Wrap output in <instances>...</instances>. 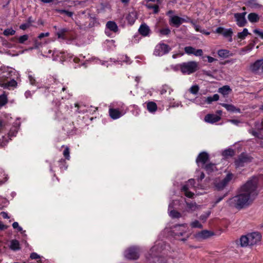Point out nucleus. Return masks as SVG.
<instances>
[{
  "label": "nucleus",
  "mask_w": 263,
  "mask_h": 263,
  "mask_svg": "<svg viewBox=\"0 0 263 263\" xmlns=\"http://www.w3.org/2000/svg\"><path fill=\"white\" fill-rule=\"evenodd\" d=\"M53 83L51 84V86L49 88H51V89H57L56 91H57L61 89L63 91L66 90V88L64 86H63L62 84L59 81L54 79H53Z\"/></svg>",
  "instance_id": "29"
},
{
  "label": "nucleus",
  "mask_w": 263,
  "mask_h": 263,
  "mask_svg": "<svg viewBox=\"0 0 263 263\" xmlns=\"http://www.w3.org/2000/svg\"><path fill=\"white\" fill-rule=\"evenodd\" d=\"M158 32H159L160 35H167L170 33L171 30L168 27H166L159 30Z\"/></svg>",
  "instance_id": "49"
},
{
  "label": "nucleus",
  "mask_w": 263,
  "mask_h": 263,
  "mask_svg": "<svg viewBox=\"0 0 263 263\" xmlns=\"http://www.w3.org/2000/svg\"><path fill=\"white\" fill-rule=\"evenodd\" d=\"M163 242H157L150 250L146 258L150 262L154 263H168L170 259L159 256V253L163 250Z\"/></svg>",
  "instance_id": "3"
},
{
  "label": "nucleus",
  "mask_w": 263,
  "mask_h": 263,
  "mask_svg": "<svg viewBox=\"0 0 263 263\" xmlns=\"http://www.w3.org/2000/svg\"><path fill=\"white\" fill-rule=\"evenodd\" d=\"M254 33L257 34L261 39H263V31L258 29H255L253 31Z\"/></svg>",
  "instance_id": "62"
},
{
  "label": "nucleus",
  "mask_w": 263,
  "mask_h": 263,
  "mask_svg": "<svg viewBox=\"0 0 263 263\" xmlns=\"http://www.w3.org/2000/svg\"><path fill=\"white\" fill-rule=\"evenodd\" d=\"M87 61L96 64H100L102 65L106 66L107 67L110 65V64L108 63L109 61H102L96 57H91V58H89L88 60H87Z\"/></svg>",
  "instance_id": "30"
},
{
  "label": "nucleus",
  "mask_w": 263,
  "mask_h": 263,
  "mask_svg": "<svg viewBox=\"0 0 263 263\" xmlns=\"http://www.w3.org/2000/svg\"><path fill=\"white\" fill-rule=\"evenodd\" d=\"M126 19L128 23L133 25L137 19V12L135 11H132L127 15Z\"/></svg>",
  "instance_id": "31"
},
{
  "label": "nucleus",
  "mask_w": 263,
  "mask_h": 263,
  "mask_svg": "<svg viewBox=\"0 0 263 263\" xmlns=\"http://www.w3.org/2000/svg\"><path fill=\"white\" fill-rule=\"evenodd\" d=\"M258 182L256 177L248 180L239 188L238 194L227 201L229 206L241 210L250 205L258 194Z\"/></svg>",
  "instance_id": "1"
},
{
  "label": "nucleus",
  "mask_w": 263,
  "mask_h": 263,
  "mask_svg": "<svg viewBox=\"0 0 263 263\" xmlns=\"http://www.w3.org/2000/svg\"><path fill=\"white\" fill-rule=\"evenodd\" d=\"M208 173H212L216 170V166L214 164H208L203 167Z\"/></svg>",
  "instance_id": "39"
},
{
  "label": "nucleus",
  "mask_w": 263,
  "mask_h": 263,
  "mask_svg": "<svg viewBox=\"0 0 263 263\" xmlns=\"http://www.w3.org/2000/svg\"><path fill=\"white\" fill-rule=\"evenodd\" d=\"M248 20L250 22L255 23L259 20L258 14L255 13H251L248 15Z\"/></svg>",
  "instance_id": "40"
},
{
  "label": "nucleus",
  "mask_w": 263,
  "mask_h": 263,
  "mask_svg": "<svg viewBox=\"0 0 263 263\" xmlns=\"http://www.w3.org/2000/svg\"><path fill=\"white\" fill-rule=\"evenodd\" d=\"M219 96L217 94H215L213 96H210L205 98V103L211 104L213 101H217L219 99Z\"/></svg>",
  "instance_id": "41"
},
{
  "label": "nucleus",
  "mask_w": 263,
  "mask_h": 263,
  "mask_svg": "<svg viewBox=\"0 0 263 263\" xmlns=\"http://www.w3.org/2000/svg\"><path fill=\"white\" fill-rule=\"evenodd\" d=\"M200 206L194 202H186L185 201V206L184 208L181 206L183 213H192L198 210Z\"/></svg>",
  "instance_id": "17"
},
{
  "label": "nucleus",
  "mask_w": 263,
  "mask_h": 263,
  "mask_svg": "<svg viewBox=\"0 0 263 263\" xmlns=\"http://www.w3.org/2000/svg\"><path fill=\"white\" fill-rule=\"evenodd\" d=\"M8 142V140L5 137H3L2 139L0 140V145L3 146Z\"/></svg>",
  "instance_id": "61"
},
{
  "label": "nucleus",
  "mask_w": 263,
  "mask_h": 263,
  "mask_svg": "<svg viewBox=\"0 0 263 263\" xmlns=\"http://www.w3.org/2000/svg\"><path fill=\"white\" fill-rule=\"evenodd\" d=\"M9 247L10 249L13 251H16L20 249L19 241L17 240H12L10 241Z\"/></svg>",
  "instance_id": "32"
},
{
  "label": "nucleus",
  "mask_w": 263,
  "mask_h": 263,
  "mask_svg": "<svg viewBox=\"0 0 263 263\" xmlns=\"http://www.w3.org/2000/svg\"><path fill=\"white\" fill-rule=\"evenodd\" d=\"M234 154V152L233 151L231 150V149H228V150H226L224 152H223V155L224 156H232Z\"/></svg>",
  "instance_id": "63"
},
{
  "label": "nucleus",
  "mask_w": 263,
  "mask_h": 263,
  "mask_svg": "<svg viewBox=\"0 0 263 263\" xmlns=\"http://www.w3.org/2000/svg\"><path fill=\"white\" fill-rule=\"evenodd\" d=\"M115 41L114 40H106L105 42V44L108 46L110 48H111L112 47H115Z\"/></svg>",
  "instance_id": "56"
},
{
  "label": "nucleus",
  "mask_w": 263,
  "mask_h": 263,
  "mask_svg": "<svg viewBox=\"0 0 263 263\" xmlns=\"http://www.w3.org/2000/svg\"><path fill=\"white\" fill-rule=\"evenodd\" d=\"M7 179V175L5 174L2 168H0V184L5 182Z\"/></svg>",
  "instance_id": "44"
},
{
  "label": "nucleus",
  "mask_w": 263,
  "mask_h": 263,
  "mask_svg": "<svg viewBox=\"0 0 263 263\" xmlns=\"http://www.w3.org/2000/svg\"><path fill=\"white\" fill-rule=\"evenodd\" d=\"M193 101L198 105H202L205 103V98L197 97Z\"/></svg>",
  "instance_id": "42"
},
{
  "label": "nucleus",
  "mask_w": 263,
  "mask_h": 263,
  "mask_svg": "<svg viewBox=\"0 0 263 263\" xmlns=\"http://www.w3.org/2000/svg\"><path fill=\"white\" fill-rule=\"evenodd\" d=\"M171 50V48L166 44L160 43L156 47L154 54L156 56H162L167 53Z\"/></svg>",
  "instance_id": "14"
},
{
  "label": "nucleus",
  "mask_w": 263,
  "mask_h": 263,
  "mask_svg": "<svg viewBox=\"0 0 263 263\" xmlns=\"http://www.w3.org/2000/svg\"><path fill=\"white\" fill-rule=\"evenodd\" d=\"M172 232L179 240L185 241L189 237V227L186 223L177 224L173 227Z\"/></svg>",
  "instance_id": "6"
},
{
  "label": "nucleus",
  "mask_w": 263,
  "mask_h": 263,
  "mask_svg": "<svg viewBox=\"0 0 263 263\" xmlns=\"http://www.w3.org/2000/svg\"><path fill=\"white\" fill-rule=\"evenodd\" d=\"M28 79H29V82H30V83L32 85H35L37 87H40V85L38 83H36V80L34 78V77H33L32 75H29L28 76Z\"/></svg>",
  "instance_id": "50"
},
{
  "label": "nucleus",
  "mask_w": 263,
  "mask_h": 263,
  "mask_svg": "<svg viewBox=\"0 0 263 263\" xmlns=\"http://www.w3.org/2000/svg\"><path fill=\"white\" fill-rule=\"evenodd\" d=\"M173 91V89L167 85H163L159 90L160 93L162 95L165 94L167 92H168V93L170 95Z\"/></svg>",
  "instance_id": "34"
},
{
  "label": "nucleus",
  "mask_w": 263,
  "mask_h": 263,
  "mask_svg": "<svg viewBox=\"0 0 263 263\" xmlns=\"http://www.w3.org/2000/svg\"><path fill=\"white\" fill-rule=\"evenodd\" d=\"M106 30L105 33L106 34H108L107 30L112 31L114 32H117L118 31V27L117 24L114 21H108L106 24Z\"/></svg>",
  "instance_id": "26"
},
{
  "label": "nucleus",
  "mask_w": 263,
  "mask_h": 263,
  "mask_svg": "<svg viewBox=\"0 0 263 263\" xmlns=\"http://www.w3.org/2000/svg\"><path fill=\"white\" fill-rule=\"evenodd\" d=\"M210 214V212H208L206 213L202 214V215L200 216V219L203 221V222L205 221L206 219L208 218V217L209 216Z\"/></svg>",
  "instance_id": "59"
},
{
  "label": "nucleus",
  "mask_w": 263,
  "mask_h": 263,
  "mask_svg": "<svg viewBox=\"0 0 263 263\" xmlns=\"http://www.w3.org/2000/svg\"><path fill=\"white\" fill-rule=\"evenodd\" d=\"M263 64V59L258 60L250 65V69L254 72H257L261 70Z\"/></svg>",
  "instance_id": "23"
},
{
  "label": "nucleus",
  "mask_w": 263,
  "mask_h": 263,
  "mask_svg": "<svg viewBox=\"0 0 263 263\" xmlns=\"http://www.w3.org/2000/svg\"><path fill=\"white\" fill-rule=\"evenodd\" d=\"M30 257L32 259L37 260L36 263H42L44 258L42 256H40L36 253L33 252L31 253Z\"/></svg>",
  "instance_id": "36"
},
{
  "label": "nucleus",
  "mask_w": 263,
  "mask_h": 263,
  "mask_svg": "<svg viewBox=\"0 0 263 263\" xmlns=\"http://www.w3.org/2000/svg\"><path fill=\"white\" fill-rule=\"evenodd\" d=\"M147 109L151 113L155 112L157 109V104L154 102H148L147 103Z\"/></svg>",
  "instance_id": "33"
},
{
  "label": "nucleus",
  "mask_w": 263,
  "mask_h": 263,
  "mask_svg": "<svg viewBox=\"0 0 263 263\" xmlns=\"http://www.w3.org/2000/svg\"><path fill=\"white\" fill-rule=\"evenodd\" d=\"M7 102V98L5 95L0 96V106L4 105Z\"/></svg>",
  "instance_id": "54"
},
{
  "label": "nucleus",
  "mask_w": 263,
  "mask_h": 263,
  "mask_svg": "<svg viewBox=\"0 0 263 263\" xmlns=\"http://www.w3.org/2000/svg\"><path fill=\"white\" fill-rule=\"evenodd\" d=\"M181 63L179 64H177L175 65H172L171 66L172 69L174 70L175 71H178L179 70L181 71Z\"/></svg>",
  "instance_id": "60"
},
{
  "label": "nucleus",
  "mask_w": 263,
  "mask_h": 263,
  "mask_svg": "<svg viewBox=\"0 0 263 263\" xmlns=\"http://www.w3.org/2000/svg\"><path fill=\"white\" fill-rule=\"evenodd\" d=\"M15 33V30L12 28H9L5 29L3 32V34L5 36H9L14 35Z\"/></svg>",
  "instance_id": "46"
},
{
  "label": "nucleus",
  "mask_w": 263,
  "mask_h": 263,
  "mask_svg": "<svg viewBox=\"0 0 263 263\" xmlns=\"http://www.w3.org/2000/svg\"><path fill=\"white\" fill-rule=\"evenodd\" d=\"M18 126H14L12 127V128L10 129L8 134V137L9 138V139H11V138L15 137L16 136L18 132Z\"/></svg>",
  "instance_id": "45"
},
{
  "label": "nucleus",
  "mask_w": 263,
  "mask_h": 263,
  "mask_svg": "<svg viewBox=\"0 0 263 263\" xmlns=\"http://www.w3.org/2000/svg\"><path fill=\"white\" fill-rule=\"evenodd\" d=\"M138 30L140 34L143 36H149L151 33L149 27L145 24L141 25Z\"/></svg>",
  "instance_id": "27"
},
{
  "label": "nucleus",
  "mask_w": 263,
  "mask_h": 263,
  "mask_svg": "<svg viewBox=\"0 0 263 263\" xmlns=\"http://www.w3.org/2000/svg\"><path fill=\"white\" fill-rule=\"evenodd\" d=\"M261 239V235L260 233L255 232L241 236L239 240V242L241 247H246L260 244Z\"/></svg>",
  "instance_id": "4"
},
{
  "label": "nucleus",
  "mask_w": 263,
  "mask_h": 263,
  "mask_svg": "<svg viewBox=\"0 0 263 263\" xmlns=\"http://www.w3.org/2000/svg\"><path fill=\"white\" fill-rule=\"evenodd\" d=\"M30 26V25L29 23H26L22 24L20 26V29L24 30H26L28 27H29Z\"/></svg>",
  "instance_id": "64"
},
{
  "label": "nucleus",
  "mask_w": 263,
  "mask_h": 263,
  "mask_svg": "<svg viewBox=\"0 0 263 263\" xmlns=\"http://www.w3.org/2000/svg\"><path fill=\"white\" fill-rule=\"evenodd\" d=\"M221 105L224 107L227 111L231 112H238L240 113V109L238 108H237L234 105L232 104H228L226 103H221Z\"/></svg>",
  "instance_id": "28"
},
{
  "label": "nucleus",
  "mask_w": 263,
  "mask_h": 263,
  "mask_svg": "<svg viewBox=\"0 0 263 263\" xmlns=\"http://www.w3.org/2000/svg\"><path fill=\"white\" fill-rule=\"evenodd\" d=\"M28 39V35H23L22 36H21L18 38V42L20 43H24L25 41H26Z\"/></svg>",
  "instance_id": "57"
},
{
  "label": "nucleus",
  "mask_w": 263,
  "mask_h": 263,
  "mask_svg": "<svg viewBox=\"0 0 263 263\" xmlns=\"http://www.w3.org/2000/svg\"><path fill=\"white\" fill-rule=\"evenodd\" d=\"M117 62L119 64H122V63L124 62L126 64H130L132 63L130 59L126 55H122L118 59Z\"/></svg>",
  "instance_id": "37"
},
{
  "label": "nucleus",
  "mask_w": 263,
  "mask_h": 263,
  "mask_svg": "<svg viewBox=\"0 0 263 263\" xmlns=\"http://www.w3.org/2000/svg\"><path fill=\"white\" fill-rule=\"evenodd\" d=\"M199 89V88L198 86L197 85H195L192 86L190 88V91L191 92V93H192L194 95H196L198 92Z\"/></svg>",
  "instance_id": "55"
},
{
  "label": "nucleus",
  "mask_w": 263,
  "mask_h": 263,
  "mask_svg": "<svg viewBox=\"0 0 263 263\" xmlns=\"http://www.w3.org/2000/svg\"><path fill=\"white\" fill-rule=\"evenodd\" d=\"M63 155L66 158V159L69 160L70 159V155H69V149L68 147H66L64 152H63Z\"/></svg>",
  "instance_id": "58"
},
{
  "label": "nucleus",
  "mask_w": 263,
  "mask_h": 263,
  "mask_svg": "<svg viewBox=\"0 0 263 263\" xmlns=\"http://www.w3.org/2000/svg\"><path fill=\"white\" fill-rule=\"evenodd\" d=\"M251 159L252 158L248 155L242 154L235 161V165L236 167L243 166L245 163L250 162Z\"/></svg>",
  "instance_id": "16"
},
{
  "label": "nucleus",
  "mask_w": 263,
  "mask_h": 263,
  "mask_svg": "<svg viewBox=\"0 0 263 263\" xmlns=\"http://www.w3.org/2000/svg\"><path fill=\"white\" fill-rule=\"evenodd\" d=\"M146 6L148 9H153L154 13H157L159 11V7L157 5L147 4Z\"/></svg>",
  "instance_id": "52"
},
{
  "label": "nucleus",
  "mask_w": 263,
  "mask_h": 263,
  "mask_svg": "<svg viewBox=\"0 0 263 263\" xmlns=\"http://www.w3.org/2000/svg\"><path fill=\"white\" fill-rule=\"evenodd\" d=\"M218 56L220 58H226L231 55L230 52L228 50L220 49L217 52Z\"/></svg>",
  "instance_id": "35"
},
{
  "label": "nucleus",
  "mask_w": 263,
  "mask_h": 263,
  "mask_svg": "<svg viewBox=\"0 0 263 263\" xmlns=\"http://www.w3.org/2000/svg\"><path fill=\"white\" fill-rule=\"evenodd\" d=\"M246 14V12L237 13L234 14V17L236 19L237 24L239 27H243L246 25L247 23V21L245 18Z\"/></svg>",
  "instance_id": "20"
},
{
  "label": "nucleus",
  "mask_w": 263,
  "mask_h": 263,
  "mask_svg": "<svg viewBox=\"0 0 263 263\" xmlns=\"http://www.w3.org/2000/svg\"><path fill=\"white\" fill-rule=\"evenodd\" d=\"M139 252L138 247H132L125 251L124 255L125 257L128 259H137L139 257Z\"/></svg>",
  "instance_id": "11"
},
{
  "label": "nucleus",
  "mask_w": 263,
  "mask_h": 263,
  "mask_svg": "<svg viewBox=\"0 0 263 263\" xmlns=\"http://www.w3.org/2000/svg\"><path fill=\"white\" fill-rule=\"evenodd\" d=\"M15 77H17V73L13 68L6 66L0 68V86L9 89H14L17 86L14 80Z\"/></svg>",
  "instance_id": "2"
},
{
  "label": "nucleus",
  "mask_w": 263,
  "mask_h": 263,
  "mask_svg": "<svg viewBox=\"0 0 263 263\" xmlns=\"http://www.w3.org/2000/svg\"><path fill=\"white\" fill-rule=\"evenodd\" d=\"M12 227L14 229H17L18 231L20 232L22 234L25 235V231L23 230V228L19 226L18 223L14 222L12 224Z\"/></svg>",
  "instance_id": "48"
},
{
  "label": "nucleus",
  "mask_w": 263,
  "mask_h": 263,
  "mask_svg": "<svg viewBox=\"0 0 263 263\" xmlns=\"http://www.w3.org/2000/svg\"><path fill=\"white\" fill-rule=\"evenodd\" d=\"M127 107L122 102L112 103L109 106V114L114 120L119 119L125 114Z\"/></svg>",
  "instance_id": "5"
},
{
  "label": "nucleus",
  "mask_w": 263,
  "mask_h": 263,
  "mask_svg": "<svg viewBox=\"0 0 263 263\" xmlns=\"http://www.w3.org/2000/svg\"><path fill=\"white\" fill-rule=\"evenodd\" d=\"M230 90L231 89L230 87L228 85H226L219 88L218 89V92L223 95V96H226L229 93Z\"/></svg>",
  "instance_id": "38"
},
{
  "label": "nucleus",
  "mask_w": 263,
  "mask_h": 263,
  "mask_svg": "<svg viewBox=\"0 0 263 263\" xmlns=\"http://www.w3.org/2000/svg\"><path fill=\"white\" fill-rule=\"evenodd\" d=\"M170 106L173 107H178L179 106H181V102L179 101H174V99H170Z\"/></svg>",
  "instance_id": "51"
},
{
  "label": "nucleus",
  "mask_w": 263,
  "mask_h": 263,
  "mask_svg": "<svg viewBox=\"0 0 263 263\" xmlns=\"http://www.w3.org/2000/svg\"><path fill=\"white\" fill-rule=\"evenodd\" d=\"M220 117L215 114H208L204 117V121L210 123H214L220 120Z\"/></svg>",
  "instance_id": "24"
},
{
  "label": "nucleus",
  "mask_w": 263,
  "mask_h": 263,
  "mask_svg": "<svg viewBox=\"0 0 263 263\" xmlns=\"http://www.w3.org/2000/svg\"><path fill=\"white\" fill-rule=\"evenodd\" d=\"M172 13H173L172 11H169L167 12V15L170 16L169 23L170 25L177 28L183 22H187L184 18L177 15H170Z\"/></svg>",
  "instance_id": "13"
},
{
  "label": "nucleus",
  "mask_w": 263,
  "mask_h": 263,
  "mask_svg": "<svg viewBox=\"0 0 263 263\" xmlns=\"http://www.w3.org/2000/svg\"><path fill=\"white\" fill-rule=\"evenodd\" d=\"M213 234L209 231L203 230L199 233H196L195 235V237L198 239H204L213 235Z\"/></svg>",
  "instance_id": "25"
},
{
  "label": "nucleus",
  "mask_w": 263,
  "mask_h": 263,
  "mask_svg": "<svg viewBox=\"0 0 263 263\" xmlns=\"http://www.w3.org/2000/svg\"><path fill=\"white\" fill-rule=\"evenodd\" d=\"M195 180L193 179H189L188 181L183 185L181 192L188 198H192L194 195L195 186Z\"/></svg>",
  "instance_id": "10"
},
{
  "label": "nucleus",
  "mask_w": 263,
  "mask_h": 263,
  "mask_svg": "<svg viewBox=\"0 0 263 263\" xmlns=\"http://www.w3.org/2000/svg\"><path fill=\"white\" fill-rule=\"evenodd\" d=\"M255 127V129L258 130V132L252 129L249 130V133L254 137H257L260 139H263V120L256 122Z\"/></svg>",
  "instance_id": "12"
},
{
  "label": "nucleus",
  "mask_w": 263,
  "mask_h": 263,
  "mask_svg": "<svg viewBox=\"0 0 263 263\" xmlns=\"http://www.w3.org/2000/svg\"><path fill=\"white\" fill-rule=\"evenodd\" d=\"M191 226L192 228H202V225L198 221V220H195L191 223Z\"/></svg>",
  "instance_id": "53"
},
{
  "label": "nucleus",
  "mask_w": 263,
  "mask_h": 263,
  "mask_svg": "<svg viewBox=\"0 0 263 263\" xmlns=\"http://www.w3.org/2000/svg\"><path fill=\"white\" fill-rule=\"evenodd\" d=\"M209 159L208 154L205 152L201 153L196 159V163L198 166L203 167Z\"/></svg>",
  "instance_id": "19"
},
{
  "label": "nucleus",
  "mask_w": 263,
  "mask_h": 263,
  "mask_svg": "<svg viewBox=\"0 0 263 263\" xmlns=\"http://www.w3.org/2000/svg\"><path fill=\"white\" fill-rule=\"evenodd\" d=\"M215 32L222 34L224 37H228L230 36H232L233 34V30L231 28L225 29L221 27H218L216 29Z\"/></svg>",
  "instance_id": "22"
},
{
  "label": "nucleus",
  "mask_w": 263,
  "mask_h": 263,
  "mask_svg": "<svg viewBox=\"0 0 263 263\" xmlns=\"http://www.w3.org/2000/svg\"><path fill=\"white\" fill-rule=\"evenodd\" d=\"M248 34L249 32L248 29L247 28H244L242 32H238L237 33V36L238 38L240 39V40H242L246 38V37L248 35Z\"/></svg>",
  "instance_id": "43"
},
{
  "label": "nucleus",
  "mask_w": 263,
  "mask_h": 263,
  "mask_svg": "<svg viewBox=\"0 0 263 263\" xmlns=\"http://www.w3.org/2000/svg\"><path fill=\"white\" fill-rule=\"evenodd\" d=\"M58 39L62 40H69L70 38L71 33L67 28H63L60 29L56 33Z\"/></svg>",
  "instance_id": "18"
},
{
  "label": "nucleus",
  "mask_w": 263,
  "mask_h": 263,
  "mask_svg": "<svg viewBox=\"0 0 263 263\" xmlns=\"http://www.w3.org/2000/svg\"><path fill=\"white\" fill-rule=\"evenodd\" d=\"M190 23H191V24L192 25V26H193V27L194 28L196 31L199 32L200 33L201 32H203V29L201 28L200 25L196 24L194 21H190Z\"/></svg>",
  "instance_id": "47"
},
{
  "label": "nucleus",
  "mask_w": 263,
  "mask_h": 263,
  "mask_svg": "<svg viewBox=\"0 0 263 263\" xmlns=\"http://www.w3.org/2000/svg\"><path fill=\"white\" fill-rule=\"evenodd\" d=\"M185 52L187 54H194L195 56H201L203 54L201 49H196L191 46H187L184 48Z\"/></svg>",
  "instance_id": "21"
},
{
  "label": "nucleus",
  "mask_w": 263,
  "mask_h": 263,
  "mask_svg": "<svg viewBox=\"0 0 263 263\" xmlns=\"http://www.w3.org/2000/svg\"><path fill=\"white\" fill-rule=\"evenodd\" d=\"M179 201L176 200L173 201L168 205V213L172 218H179L181 216V214L180 212L174 210L175 206L179 204Z\"/></svg>",
  "instance_id": "15"
},
{
  "label": "nucleus",
  "mask_w": 263,
  "mask_h": 263,
  "mask_svg": "<svg viewBox=\"0 0 263 263\" xmlns=\"http://www.w3.org/2000/svg\"><path fill=\"white\" fill-rule=\"evenodd\" d=\"M234 175L232 173H228L223 179H216L215 180L214 184L215 187L217 190H222L233 178Z\"/></svg>",
  "instance_id": "9"
},
{
  "label": "nucleus",
  "mask_w": 263,
  "mask_h": 263,
  "mask_svg": "<svg viewBox=\"0 0 263 263\" xmlns=\"http://www.w3.org/2000/svg\"><path fill=\"white\" fill-rule=\"evenodd\" d=\"M198 63L195 61H189L181 63V72L183 74L189 75L198 69Z\"/></svg>",
  "instance_id": "8"
},
{
  "label": "nucleus",
  "mask_w": 263,
  "mask_h": 263,
  "mask_svg": "<svg viewBox=\"0 0 263 263\" xmlns=\"http://www.w3.org/2000/svg\"><path fill=\"white\" fill-rule=\"evenodd\" d=\"M49 54L52 53L53 60H60L63 62L67 60L70 61L72 60L75 63H79L81 61L80 58H85L84 56L81 55L80 58L73 57V55L70 53H66L65 52H61L58 50L52 51L51 50H48Z\"/></svg>",
  "instance_id": "7"
}]
</instances>
